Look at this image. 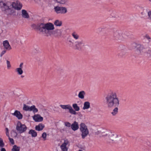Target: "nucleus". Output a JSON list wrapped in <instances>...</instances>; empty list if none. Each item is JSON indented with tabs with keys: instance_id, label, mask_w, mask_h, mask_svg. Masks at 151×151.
<instances>
[{
	"instance_id": "1",
	"label": "nucleus",
	"mask_w": 151,
	"mask_h": 151,
	"mask_svg": "<svg viewBox=\"0 0 151 151\" xmlns=\"http://www.w3.org/2000/svg\"><path fill=\"white\" fill-rule=\"evenodd\" d=\"M105 99L106 104L108 108L115 107L111 112L112 115H115L118 113V109L117 107L119 104V100L117 97L116 93L114 92H112L109 93Z\"/></svg>"
},
{
	"instance_id": "2",
	"label": "nucleus",
	"mask_w": 151,
	"mask_h": 151,
	"mask_svg": "<svg viewBox=\"0 0 151 151\" xmlns=\"http://www.w3.org/2000/svg\"><path fill=\"white\" fill-rule=\"evenodd\" d=\"M35 27L41 33L47 36L50 35V30L54 29V25L50 22L46 24L40 23L37 24V26L35 24H33L32 25V27L34 28Z\"/></svg>"
},
{
	"instance_id": "3",
	"label": "nucleus",
	"mask_w": 151,
	"mask_h": 151,
	"mask_svg": "<svg viewBox=\"0 0 151 151\" xmlns=\"http://www.w3.org/2000/svg\"><path fill=\"white\" fill-rule=\"evenodd\" d=\"M0 6L1 10L4 11L7 15L11 14L14 12L9 6L3 1H0Z\"/></svg>"
},
{
	"instance_id": "4",
	"label": "nucleus",
	"mask_w": 151,
	"mask_h": 151,
	"mask_svg": "<svg viewBox=\"0 0 151 151\" xmlns=\"http://www.w3.org/2000/svg\"><path fill=\"white\" fill-rule=\"evenodd\" d=\"M80 129L81 132V136L83 139H84L89 134V131L86 124L81 123L80 124Z\"/></svg>"
},
{
	"instance_id": "5",
	"label": "nucleus",
	"mask_w": 151,
	"mask_h": 151,
	"mask_svg": "<svg viewBox=\"0 0 151 151\" xmlns=\"http://www.w3.org/2000/svg\"><path fill=\"white\" fill-rule=\"evenodd\" d=\"M27 129V127L24 124H22L20 122H17L16 126V129L20 134H22L25 132Z\"/></svg>"
},
{
	"instance_id": "6",
	"label": "nucleus",
	"mask_w": 151,
	"mask_h": 151,
	"mask_svg": "<svg viewBox=\"0 0 151 151\" xmlns=\"http://www.w3.org/2000/svg\"><path fill=\"white\" fill-rule=\"evenodd\" d=\"M55 12L57 14H65L67 12L66 8L64 7H61L58 6L54 8Z\"/></svg>"
},
{
	"instance_id": "7",
	"label": "nucleus",
	"mask_w": 151,
	"mask_h": 151,
	"mask_svg": "<svg viewBox=\"0 0 151 151\" xmlns=\"http://www.w3.org/2000/svg\"><path fill=\"white\" fill-rule=\"evenodd\" d=\"M23 109L25 111H32L34 113L37 112L38 111V109L36 108L35 105H32L31 106H28L24 104Z\"/></svg>"
},
{
	"instance_id": "8",
	"label": "nucleus",
	"mask_w": 151,
	"mask_h": 151,
	"mask_svg": "<svg viewBox=\"0 0 151 151\" xmlns=\"http://www.w3.org/2000/svg\"><path fill=\"white\" fill-rule=\"evenodd\" d=\"M113 35L116 39L122 40L123 37L122 32L119 30L114 31Z\"/></svg>"
},
{
	"instance_id": "9",
	"label": "nucleus",
	"mask_w": 151,
	"mask_h": 151,
	"mask_svg": "<svg viewBox=\"0 0 151 151\" xmlns=\"http://www.w3.org/2000/svg\"><path fill=\"white\" fill-rule=\"evenodd\" d=\"M11 5L13 8L17 10H20L22 7V4L17 0L13 2Z\"/></svg>"
},
{
	"instance_id": "10",
	"label": "nucleus",
	"mask_w": 151,
	"mask_h": 151,
	"mask_svg": "<svg viewBox=\"0 0 151 151\" xmlns=\"http://www.w3.org/2000/svg\"><path fill=\"white\" fill-rule=\"evenodd\" d=\"M85 43L83 40L76 41L75 42L74 45L76 49H81L83 46L84 45Z\"/></svg>"
},
{
	"instance_id": "11",
	"label": "nucleus",
	"mask_w": 151,
	"mask_h": 151,
	"mask_svg": "<svg viewBox=\"0 0 151 151\" xmlns=\"http://www.w3.org/2000/svg\"><path fill=\"white\" fill-rule=\"evenodd\" d=\"M69 141L67 139L64 140V142L60 146L61 151H68V148L67 147V145Z\"/></svg>"
},
{
	"instance_id": "12",
	"label": "nucleus",
	"mask_w": 151,
	"mask_h": 151,
	"mask_svg": "<svg viewBox=\"0 0 151 151\" xmlns=\"http://www.w3.org/2000/svg\"><path fill=\"white\" fill-rule=\"evenodd\" d=\"M23 65L24 63H21L19 65V67L16 68L15 69L16 72L17 74L19 75H22L23 73L22 70Z\"/></svg>"
},
{
	"instance_id": "13",
	"label": "nucleus",
	"mask_w": 151,
	"mask_h": 151,
	"mask_svg": "<svg viewBox=\"0 0 151 151\" xmlns=\"http://www.w3.org/2000/svg\"><path fill=\"white\" fill-rule=\"evenodd\" d=\"M12 114L16 116L18 119H21L22 118V115L18 110H15L14 113H12Z\"/></svg>"
},
{
	"instance_id": "14",
	"label": "nucleus",
	"mask_w": 151,
	"mask_h": 151,
	"mask_svg": "<svg viewBox=\"0 0 151 151\" xmlns=\"http://www.w3.org/2000/svg\"><path fill=\"white\" fill-rule=\"evenodd\" d=\"M3 44L5 49L8 50H9L11 49V47L8 40H6L4 41Z\"/></svg>"
},
{
	"instance_id": "15",
	"label": "nucleus",
	"mask_w": 151,
	"mask_h": 151,
	"mask_svg": "<svg viewBox=\"0 0 151 151\" xmlns=\"http://www.w3.org/2000/svg\"><path fill=\"white\" fill-rule=\"evenodd\" d=\"M33 119L36 122H40L43 120V118L39 114L35 115L33 117Z\"/></svg>"
},
{
	"instance_id": "16",
	"label": "nucleus",
	"mask_w": 151,
	"mask_h": 151,
	"mask_svg": "<svg viewBox=\"0 0 151 151\" xmlns=\"http://www.w3.org/2000/svg\"><path fill=\"white\" fill-rule=\"evenodd\" d=\"M71 128L73 131H75L77 130L79 128L78 122H74L71 125Z\"/></svg>"
},
{
	"instance_id": "17",
	"label": "nucleus",
	"mask_w": 151,
	"mask_h": 151,
	"mask_svg": "<svg viewBox=\"0 0 151 151\" xmlns=\"http://www.w3.org/2000/svg\"><path fill=\"white\" fill-rule=\"evenodd\" d=\"M45 127L44 125L42 124H40L35 127V129L38 131L42 130Z\"/></svg>"
},
{
	"instance_id": "18",
	"label": "nucleus",
	"mask_w": 151,
	"mask_h": 151,
	"mask_svg": "<svg viewBox=\"0 0 151 151\" xmlns=\"http://www.w3.org/2000/svg\"><path fill=\"white\" fill-rule=\"evenodd\" d=\"M85 94V92L83 91H82L79 92L78 96L80 99H83L84 98Z\"/></svg>"
},
{
	"instance_id": "19",
	"label": "nucleus",
	"mask_w": 151,
	"mask_h": 151,
	"mask_svg": "<svg viewBox=\"0 0 151 151\" xmlns=\"http://www.w3.org/2000/svg\"><path fill=\"white\" fill-rule=\"evenodd\" d=\"M90 107V103L88 101H86L83 104V109L84 110L88 109Z\"/></svg>"
},
{
	"instance_id": "20",
	"label": "nucleus",
	"mask_w": 151,
	"mask_h": 151,
	"mask_svg": "<svg viewBox=\"0 0 151 151\" xmlns=\"http://www.w3.org/2000/svg\"><path fill=\"white\" fill-rule=\"evenodd\" d=\"M22 15L23 17L25 18H28L29 17V14L24 9L22 10Z\"/></svg>"
},
{
	"instance_id": "21",
	"label": "nucleus",
	"mask_w": 151,
	"mask_h": 151,
	"mask_svg": "<svg viewBox=\"0 0 151 151\" xmlns=\"http://www.w3.org/2000/svg\"><path fill=\"white\" fill-rule=\"evenodd\" d=\"M29 133L31 134L32 137H36L37 135V132L33 129L30 130L29 132Z\"/></svg>"
},
{
	"instance_id": "22",
	"label": "nucleus",
	"mask_w": 151,
	"mask_h": 151,
	"mask_svg": "<svg viewBox=\"0 0 151 151\" xmlns=\"http://www.w3.org/2000/svg\"><path fill=\"white\" fill-rule=\"evenodd\" d=\"M73 37L76 40H78L79 38V36L78 34L76 32H73L72 34Z\"/></svg>"
},
{
	"instance_id": "23",
	"label": "nucleus",
	"mask_w": 151,
	"mask_h": 151,
	"mask_svg": "<svg viewBox=\"0 0 151 151\" xmlns=\"http://www.w3.org/2000/svg\"><path fill=\"white\" fill-rule=\"evenodd\" d=\"M115 135V132L114 131H109L108 133L106 134V136H108V137H113Z\"/></svg>"
},
{
	"instance_id": "24",
	"label": "nucleus",
	"mask_w": 151,
	"mask_h": 151,
	"mask_svg": "<svg viewBox=\"0 0 151 151\" xmlns=\"http://www.w3.org/2000/svg\"><path fill=\"white\" fill-rule=\"evenodd\" d=\"M54 24L57 26H60L62 24V22L58 20H56L54 22Z\"/></svg>"
},
{
	"instance_id": "25",
	"label": "nucleus",
	"mask_w": 151,
	"mask_h": 151,
	"mask_svg": "<svg viewBox=\"0 0 151 151\" xmlns=\"http://www.w3.org/2000/svg\"><path fill=\"white\" fill-rule=\"evenodd\" d=\"M60 106L62 109H69L70 106L69 105H61Z\"/></svg>"
},
{
	"instance_id": "26",
	"label": "nucleus",
	"mask_w": 151,
	"mask_h": 151,
	"mask_svg": "<svg viewBox=\"0 0 151 151\" xmlns=\"http://www.w3.org/2000/svg\"><path fill=\"white\" fill-rule=\"evenodd\" d=\"M20 149L19 147H18L16 145H14L12 150V151H19Z\"/></svg>"
},
{
	"instance_id": "27",
	"label": "nucleus",
	"mask_w": 151,
	"mask_h": 151,
	"mask_svg": "<svg viewBox=\"0 0 151 151\" xmlns=\"http://www.w3.org/2000/svg\"><path fill=\"white\" fill-rule=\"evenodd\" d=\"M73 107L75 110L76 111H79L80 109L79 107L76 104H73Z\"/></svg>"
},
{
	"instance_id": "28",
	"label": "nucleus",
	"mask_w": 151,
	"mask_h": 151,
	"mask_svg": "<svg viewBox=\"0 0 151 151\" xmlns=\"http://www.w3.org/2000/svg\"><path fill=\"white\" fill-rule=\"evenodd\" d=\"M57 3L60 4H65L67 1V0H56Z\"/></svg>"
},
{
	"instance_id": "29",
	"label": "nucleus",
	"mask_w": 151,
	"mask_h": 151,
	"mask_svg": "<svg viewBox=\"0 0 151 151\" xmlns=\"http://www.w3.org/2000/svg\"><path fill=\"white\" fill-rule=\"evenodd\" d=\"M69 110V111L70 113H71V114H76V111L74 110L72 108V107L70 106L69 108V109H68Z\"/></svg>"
},
{
	"instance_id": "30",
	"label": "nucleus",
	"mask_w": 151,
	"mask_h": 151,
	"mask_svg": "<svg viewBox=\"0 0 151 151\" xmlns=\"http://www.w3.org/2000/svg\"><path fill=\"white\" fill-rule=\"evenodd\" d=\"M42 137L43 138L44 141H45L47 139V134L46 132H44L42 133Z\"/></svg>"
},
{
	"instance_id": "31",
	"label": "nucleus",
	"mask_w": 151,
	"mask_h": 151,
	"mask_svg": "<svg viewBox=\"0 0 151 151\" xmlns=\"http://www.w3.org/2000/svg\"><path fill=\"white\" fill-rule=\"evenodd\" d=\"M73 40H70L68 41V44L70 47H73L74 45Z\"/></svg>"
},
{
	"instance_id": "32",
	"label": "nucleus",
	"mask_w": 151,
	"mask_h": 151,
	"mask_svg": "<svg viewBox=\"0 0 151 151\" xmlns=\"http://www.w3.org/2000/svg\"><path fill=\"white\" fill-rule=\"evenodd\" d=\"M4 146V144L3 142V139L0 138V147H3Z\"/></svg>"
},
{
	"instance_id": "33",
	"label": "nucleus",
	"mask_w": 151,
	"mask_h": 151,
	"mask_svg": "<svg viewBox=\"0 0 151 151\" xmlns=\"http://www.w3.org/2000/svg\"><path fill=\"white\" fill-rule=\"evenodd\" d=\"M133 45L134 46H135L136 48L137 47V48H139V47L140 48H142L143 47V46H142V45H141L140 44H137L135 43H134L133 44Z\"/></svg>"
},
{
	"instance_id": "34",
	"label": "nucleus",
	"mask_w": 151,
	"mask_h": 151,
	"mask_svg": "<svg viewBox=\"0 0 151 151\" xmlns=\"http://www.w3.org/2000/svg\"><path fill=\"white\" fill-rule=\"evenodd\" d=\"M64 123L65 125L67 127H70L71 126V124L69 122H65Z\"/></svg>"
},
{
	"instance_id": "35",
	"label": "nucleus",
	"mask_w": 151,
	"mask_h": 151,
	"mask_svg": "<svg viewBox=\"0 0 151 151\" xmlns=\"http://www.w3.org/2000/svg\"><path fill=\"white\" fill-rule=\"evenodd\" d=\"M6 64L7 65V68L8 69H9L11 67L10 62L8 60H6Z\"/></svg>"
},
{
	"instance_id": "36",
	"label": "nucleus",
	"mask_w": 151,
	"mask_h": 151,
	"mask_svg": "<svg viewBox=\"0 0 151 151\" xmlns=\"http://www.w3.org/2000/svg\"><path fill=\"white\" fill-rule=\"evenodd\" d=\"M145 38L147 39L148 40V42H150L151 40V38L150 36L148 35H146L144 37Z\"/></svg>"
},
{
	"instance_id": "37",
	"label": "nucleus",
	"mask_w": 151,
	"mask_h": 151,
	"mask_svg": "<svg viewBox=\"0 0 151 151\" xmlns=\"http://www.w3.org/2000/svg\"><path fill=\"white\" fill-rule=\"evenodd\" d=\"M10 142L12 144H14V139L12 138H10V137L9 138Z\"/></svg>"
},
{
	"instance_id": "38",
	"label": "nucleus",
	"mask_w": 151,
	"mask_h": 151,
	"mask_svg": "<svg viewBox=\"0 0 151 151\" xmlns=\"http://www.w3.org/2000/svg\"><path fill=\"white\" fill-rule=\"evenodd\" d=\"M148 84L149 86H151V77L148 79Z\"/></svg>"
},
{
	"instance_id": "39",
	"label": "nucleus",
	"mask_w": 151,
	"mask_h": 151,
	"mask_svg": "<svg viewBox=\"0 0 151 151\" xmlns=\"http://www.w3.org/2000/svg\"><path fill=\"white\" fill-rule=\"evenodd\" d=\"M148 15L151 21V11H150L148 12Z\"/></svg>"
},
{
	"instance_id": "40",
	"label": "nucleus",
	"mask_w": 151,
	"mask_h": 151,
	"mask_svg": "<svg viewBox=\"0 0 151 151\" xmlns=\"http://www.w3.org/2000/svg\"><path fill=\"white\" fill-rule=\"evenodd\" d=\"M6 52V51L5 50L3 51L1 54V57Z\"/></svg>"
},
{
	"instance_id": "41",
	"label": "nucleus",
	"mask_w": 151,
	"mask_h": 151,
	"mask_svg": "<svg viewBox=\"0 0 151 151\" xmlns=\"http://www.w3.org/2000/svg\"><path fill=\"white\" fill-rule=\"evenodd\" d=\"M1 151H6V150L4 148L1 147Z\"/></svg>"
},
{
	"instance_id": "42",
	"label": "nucleus",
	"mask_w": 151,
	"mask_h": 151,
	"mask_svg": "<svg viewBox=\"0 0 151 151\" xmlns=\"http://www.w3.org/2000/svg\"><path fill=\"white\" fill-rule=\"evenodd\" d=\"M6 133H9V129L8 128H6Z\"/></svg>"
},
{
	"instance_id": "43",
	"label": "nucleus",
	"mask_w": 151,
	"mask_h": 151,
	"mask_svg": "<svg viewBox=\"0 0 151 151\" xmlns=\"http://www.w3.org/2000/svg\"><path fill=\"white\" fill-rule=\"evenodd\" d=\"M37 3H39V1H40V0H34Z\"/></svg>"
},
{
	"instance_id": "44",
	"label": "nucleus",
	"mask_w": 151,
	"mask_h": 151,
	"mask_svg": "<svg viewBox=\"0 0 151 151\" xmlns=\"http://www.w3.org/2000/svg\"><path fill=\"white\" fill-rule=\"evenodd\" d=\"M6 135H7V136L8 137H9V133H6Z\"/></svg>"
},
{
	"instance_id": "45",
	"label": "nucleus",
	"mask_w": 151,
	"mask_h": 151,
	"mask_svg": "<svg viewBox=\"0 0 151 151\" xmlns=\"http://www.w3.org/2000/svg\"><path fill=\"white\" fill-rule=\"evenodd\" d=\"M58 32H59L60 33V35H59V36H60L61 35V32L60 30H58Z\"/></svg>"
},
{
	"instance_id": "46",
	"label": "nucleus",
	"mask_w": 151,
	"mask_h": 151,
	"mask_svg": "<svg viewBox=\"0 0 151 151\" xmlns=\"http://www.w3.org/2000/svg\"><path fill=\"white\" fill-rule=\"evenodd\" d=\"M119 137V135H118L117 134H116V137Z\"/></svg>"
},
{
	"instance_id": "47",
	"label": "nucleus",
	"mask_w": 151,
	"mask_h": 151,
	"mask_svg": "<svg viewBox=\"0 0 151 151\" xmlns=\"http://www.w3.org/2000/svg\"><path fill=\"white\" fill-rule=\"evenodd\" d=\"M24 77V76H21V77L22 78H23Z\"/></svg>"
},
{
	"instance_id": "48",
	"label": "nucleus",
	"mask_w": 151,
	"mask_h": 151,
	"mask_svg": "<svg viewBox=\"0 0 151 151\" xmlns=\"http://www.w3.org/2000/svg\"><path fill=\"white\" fill-rule=\"evenodd\" d=\"M78 151H83V150H78Z\"/></svg>"
},
{
	"instance_id": "49",
	"label": "nucleus",
	"mask_w": 151,
	"mask_h": 151,
	"mask_svg": "<svg viewBox=\"0 0 151 151\" xmlns=\"http://www.w3.org/2000/svg\"><path fill=\"white\" fill-rule=\"evenodd\" d=\"M149 1L151 2V0H149Z\"/></svg>"
},
{
	"instance_id": "50",
	"label": "nucleus",
	"mask_w": 151,
	"mask_h": 151,
	"mask_svg": "<svg viewBox=\"0 0 151 151\" xmlns=\"http://www.w3.org/2000/svg\"><path fill=\"white\" fill-rule=\"evenodd\" d=\"M114 17H116V18H117V17L116 16H115Z\"/></svg>"
}]
</instances>
